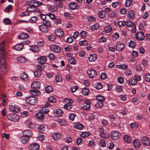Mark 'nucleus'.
Instances as JSON below:
<instances>
[{
	"mask_svg": "<svg viewBox=\"0 0 150 150\" xmlns=\"http://www.w3.org/2000/svg\"><path fill=\"white\" fill-rule=\"evenodd\" d=\"M42 3L37 1H34L31 3V4L27 9V11L31 12H33L37 11V7L41 6Z\"/></svg>",
	"mask_w": 150,
	"mask_h": 150,
	"instance_id": "f257e3e1",
	"label": "nucleus"
},
{
	"mask_svg": "<svg viewBox=\"0 0 150 150\" xmlns=\"http://www.w3.org/2000/svg\"><path fill=\"white\" fill-rule=\"evenodd\" d=\"M1 58L0 61V67L1 70L4 74H5L6 72V63L5 59L4 54H1Z\"/></svg>",
	"mask_w": 150,
	"mask_h": 150,
	"instance_id": "f03ea898",
	"label": "nucleus"
},
{
	"mask_svg": "<svg viewBox=\"0 0 150 150\" xmlns=\"http://www.w3.org/2000/svg\"><path fill=\"white\" fill-rule=\"evenodd\" d=\"M25 99L29 104L31 105H35L37 101L36 98L34 96L27 97L25 98Z\"/></svg>",
	"mask_w": 150,
	"mask_h": 150,
	"instance_id": "7ed1b4c3",
	"label": "nucleus"
},
{
	"mask_svg": "<svg viewBox=\"0 0 150 150\" xmlns=\"http://www.w3.org/2000/svg\"><path fill=\"white\" fill-rule=\"evenodd\" d=\"M7 117L9 120L13 122H16L19 119V115L13 113L8 114V115Z\"/></svg>",
	"mask_w": 150,
	"mask_h": 150,
	"instance_id": "20e7f679",
	"label": "nucleus"
},
{
	"mask_svg": "<svg viewBox=\"0 0 150 150\" xmlns=\"http://www.w3.org/2000/svg\"><path fill=\"white\" fill-rule=\"evenodd\" d=\"M50 49L52 51L57 53L60 52L61 50L60 47L54 44L51 45L50 46Z\"/></svg>",
	"mask_w": 150,
	"mask_h": 150,
	"instance_id": "39448f33",
	"label": "nucleus"
},
{
	"mask_svg": "<svg viewBox=\"0 0 150 150\" xmlns=\"http://www.w3.org/2000/svg\"><path fill=\"white\" fill-rule=\"evenodd\" d=\"M87 73L89 76V77L91 79L96 77L97 75L96 71L93 69L88 70L87 71Z\"/></svg>",
	"mask_w": 150,
	"mask_h": 150,
	"instance_id": "423d86ee",
	"label": "nucleus"
},
{
	"mask_svg": "<svg viewBox=\"0 0 150 150\" xmlns=\"http://www.w3.org/2000/svg\"><path fill=\"white\" fill-rule=\"evenodd\" d=\"M120 136H121L120 133L116 131H112L111 135V137L114 140L118 139Z\"/></svg>",
	"mask_w": 150,
	"mask_h": 150,
	"instance_id": "0eeeda50",
	"label": "nucleus"
},
{
	"mask_svg": "<svg viewBox=\"0 0 150 150\" xmlns=\"http://www.w3.org/2000/svg\"><path fill=\"white\" fill-rule=\"evenodd\" d=\"M150 139L146 137H144L141 138V142L144 145L148 146L150 143Z\"/></svg>",
	"mask_w": 150,
	"mask_h": 150,
	"instance_id": "6e6552de",
	"label": "nucleus"
},
{
	"mask_svg": "<svg viewBox=\"0 0 150 150\" xmlns=\"http://www.w3.org/2000/svg\"><path fill=\"white\" fill-rule=\"evenodd\" d=\"M90 102L88 100H86L81 108L84 110H88L90 109Z\"/></svg>",
	"mask_w": 150,
	"mask_h": 150,
	"instance_id": "1a4fd4ad",
	"label": "nucleus"
},
{
	"mask_svg": "<svg viewBox=\"0 0 150 150\" xmlns=\"http://www.w3.org/2000/svg\"><path fill=\"white\" fill-rule=\"evenodd\" d=\"M136 38L138 40H143L144 38V33L142 32H138L136 34Z\"/></svg>",
	"mask_w": 150,
	"mask_h": 150,
	"instance_id": "9d476101",
	"label": "nucleus"
},
{
	"mask_svg": "<svg viewBox=\"0 0 150 150\" xmlns=\"http://www.w3.org/2000/svg\"><path fill=\"white\" fill-rule=\"evenodd\" d=\"M47 58L45 56H40L37 59L38 62L40 64H43L46 63Z\"/></svg>",
	"mask_w": 150,
	"mask_h": 150,
	"instance_id": "9b49d317",
	"label": "nucleus"
},
{
	"mask_svg": "<svg viewBox=\"0 0 150 150\" xmlns=\"http://www.w3.org/2000/svg\"><path fill=\"white\" fill-rule=\"evenodd\" d=\"M39 146L37 143H33L29 147V149L32 150H37L39 149Z\"/></svg>",
	"mask_w": 150,
	"mask_h": 150,
	"instance_id": "f8f14e48",
	"label": "nucleus"
},
{
	"mask_svg": "<svg viewBox=\"0 0 150 150\" xmlns=\"http://www.w3.org/2000/svg\"><path fill=\"white\" fill-rule=\"evenodd\" d=\"M49 27H47L44 25H40L39 28L40 30L42 32L46 33L48 32L49 30Z\"/></svg>",
	"mask_w": 150,
	"mask_h": 150,
	"instance_id": "ddd939ff",
	"label": "nucleus"
},
{
	"mask_svg": "<svg viewBox=\"0 0 150 150\" xmlns=\"http://www.w3.org/2000/svg\"><path fill=\"white\" fill-rule=\"evenodd\" d=\"M32 133L30 129H27L24 131L23 132V136H25L27 137H31L32 136Z\"/></svg>",
	"mask_w": 150,
	"mask_h": 150,
	"instance_id": "4468645a",
	"label": "nucleus"
},
{
	"mask_svg": "<svg viewBox=\"0 0 150 150\" xmlns=\"http://www.w3.org/2000/svg\"><path fill=\"white\" fill-rule=\"evenodd\" d=\"M31 87L34 89H40V83L38 81L33 82L31 83Z\"/></svg>",
	"mask_w": 150,
	"mask_h": 150,
	"instance_id": "2eb2a0df",
	"label": "nucleus"
},
{
	"mask_svg": "<svg viewBox=\"0 0 150 150\" xmlns=\"http://www.w3.org/2000/svg\"><path fill=\"white\" fill-rule=\"evenodd\" d=\"M23 43H21L14 46L13 47V48L14 49L19 51L23 49Z\"/></svg>",
	"mask_w": 150,
	"mask_h": 150,
	"instance_id": "dca6fc26",
	"label": "nucleus"
},
{
	"mask_svg": "<svg viewBox=\"0 0 150 150\" xmlns=\"http://www.w3.org/2000/svg\"><path fill=\"white\" fill-rule=\"evenodd\" d=\"M124 48V44L121 42H118L116 46V49L118 51H121Z\"/></svg>",
	"mask_w": 150,
	"mask_h": 150,
	"instance_id": "f3484780",
	"label": "nucleus"
},
{
	"mask_svg": "<svg viewBox=\"0 0 150 150\" xmlns=\"http://www.w3.org/2000/svg\"><path fill=\"white\" fill-rule=\"evenodd\" d=\"M56 35L57 36L59 37H62L64 35V32L63 30H62L61 29H57L55 32Z\"/></svg>",
	"mask_w": 150,
	"mask_h": 150,
	"instance_id": "a211bd4d",
	"label": "nucleus"
},
{
	"mask_svg": "<svg viewBox=\"0 0 150 150\" xmlns=\"http://www.w3.org/2000/svg\"><path fill=\"white\" fill-rule=\"evenodd\" d=\"M77 6L78 5L76 3L73 2L69 3V7L70 9L74 10L77 8Z\"/></svg>",
	"mask_w": 150,
	"mask_h": 150,
	"instance_id": "6ab92c4d",
	"label": "nucleus"
},
{
	"mask_svg": "<svg viewBox=\"0 0 150 150\" xmlns=\"http://www.w3.org/2000/svg\"><path fill=\"white\" fill-rule=\"evenodd\" d=\"M9 109L11 112H18L19 111L20 109L19 108H17L13 105H10L9 106Z\"/></svg>",
	"mask_w": 150,
	"mask_h": 150,
	"instance_id": "aec40b11",
	"label": "nucleus"
},
{
	"mask_svg": "<svg viewBox=\"0 0 150 150\" xmlns=\"http://www.w3.org/2000/svg\"><path fill=\"white\" fill-rule=\"evenodd\" d=\"M55 115L57 117L61 116L63 113V111L60 109H58L54 112Z\"/></svg>",
	"mask_w": 150,
	"mask_h": 150,
	"instance_id": "412c9836",
	"label": "nucleus"
},
{
	"mask_svg": "<svg viewBox=\"0 0 150 150\" xmlns=\"http://www.w3.org/2000/svg\"><path fill=\"white\" fill-rule=\"evenodd\" d=\"M29 35L26 33H22L18 35V38L21 39H25L28 38Z\"/></svg>",
	"mask_w": 150,
	"mask_h": 150,
	"instance_id": "4be33fe9",
	"label": "nucleus"
},
{
	"mask_svg": "<svg viewBox=\"0 0 150 150\" xmlns=\"http://www.w3.org/2000/svg\"><path fill=\"white\" fill-rule=\"evenodd\" d=\"M73 105L69 103H67L64 105L65 109L70 111H72Z\"/></svg>",
	"mask_w": 150,
	"mask_h": 150,
	"instance_id": "5701e85b",
	"label": "nucleus"
},
{
	"mask_svg": "<svg viewBox=\"0 0 150 150\" xmlns=\"http://www.w3.org/2000/svg\"><path fill=\"white\" fill-rule=\"evenodd\" d=\"M134 146L136 148H139L140 146V142L138 139H135L133 141Z\"/></svg>",
	"mask_w": 150,
	"mask_h": 150,
	"instance_id": "b1692460",
	"label": "nucleus"
},
{
	"mask_svg": "<svg viewBox=\"0 0 150 150\" xmlns=\"http://www.w3.org/2000/svg\"><path fill=\"white\" fill-rule=\"evenodd\" d=\"M74 127L76 129L81 130L83 128L84 126L81 124L76 123L74 124Z\"/></svg>",
	"mask_w": 150,
	"mask_h": 150,
	"instance_id": "393cba45",
	"label": "nucleus"
},
{
	"mask_svg": "<svg viewBox=\"0 0 150 150\" xmlns=\"http://www.w3.org/2000/svg\"><path fill=\"white\" fill-rule=\"evenodd\" d=\"M36 117L40 119H42L44 118L45 115L43 112H39L35 114Z\"/></svg>",
	"mask_w": 150,
	"mask_h": 150,
	"instance_id": "a878e982",
	"label": "nucleus"
},
{
	"mask_svg": "<svg viewBox=\"0 0 150 150\" xmlns=\"http://www.w3.org/2000/svg\"><path fill=\"white\" fill-rule=\"evenodd\" d=\"M89 62H92L95 61L96 59V55L94 54H91L88 57Z\"/></svg>",
	"mask_w": 150,
	"mask_h": 150,
	"instance_id": "bb28decb",
	"label": "nucleus"
},
{
	"mask_svg": "<svg viewBox=\"0 0 150 150\" xmlns=\"http://www.w3.org/2000/svg\"><path fill=\"white\" fill-rule=\"evenodd\" d=\"M21 79H23L24 81H28V77L27 74L25 72L22 73L20 76Z\"/></svg>",
	"mask_w": 150,
	"mask_h": 150,
	"instance_id": "cd10ccee",
	"label": "nucleus"
},
{
	"mask_svg": "<svg viewBox=\"0 0 150 150\" xmlns=\"http://www.w3.org/2000/svg\"><path fill=\"white\" fill-rule=\"evenodd\" d=\"M21 142L23 144H26L29 140V138L25 136H23L21 138Z\"/></svg>",
	"mask_w": 150,
	"mask_h": 150,
	"instance_id": "c85d7f7f",
	"label": "nucleus"
},
{
	"mask_svg": "<svg viewBox=\"0 0 150 150\" xmlns=\"http://www.w3.org/2000/svg\"><path fill=\"white\" fill-rule=\"evenodd\" d=\"M43 25H45L47 27H50L51 26V23L50 21L47 20H43Z\"/></svg>",
	"mask_w": 150,
	"mask_h": 150,
	"instance_id": "c756f323",
	"label": "nucleus"
},
{
	"mask_svg": "<svg viewBox=\"0 0 150 150\" xmlns=\"http://www.w3.org/2000/svg\"><path fill=\"white\" fill-rule=\"evenodd\" d=\"M81 93L84 95L87 96L89 94V90L87 88H84L82 89Z\"/></svg>",
	"mask_w": 150,
	"mask_h": 150,
	"instance_id": "7c9ffc66",
	"label": "nucleus"
},
{
	"mask_svg": "<svg viewBox=\"0 0 150 150\" xmlns=\"http://www.w3.org/2000/svg\"><path fill=\"white\" fill-rule=\"evenodd\" d=\"M125 141L127 143H129L132 142L130 137L128 135H125L124 137Z\"/></svg>",
	"mask_w": 150,
	"mask_h": 150,
	"instance_id": "2f4dec72",
	"label": "nucleus"
},
{
	"mask_svg": "<svg viewBox=\"0 0 150 150\" xmlns=\"http://www.w3.org/2000/svg\"><path fill=\"white\" fill-rule=\"evenodd\" d=\"M61 135L59 133H56L53 135V137L54 139L55 140H57L61 138Z\"/></svg>",
	"mask_w": 150,
	"mask_h": 150,
	"instance_id": "473e14b6",
	"label": "nucleus"
},
{
	"mask_svg": "<svg viewBox=\"0 0 150 150\" xmlns=\"http://www.w3.org/2000/svg\"><path fill=\"white\" fill-rule=\"evenodd\" d=\"M30 49L32 51L35 52H37L39 51L38 47L35 45L30 46Z\"/></svg>",
	"mask_w": 150,
	"mask_h": 150,
	"instance_id": "72a5a7b5",
	"label": "nucleus"
},
{
	"mask_svg": "<svg viewBox=\"0 0 150 150\" xmlns=\"http://www.w3.org/2000/svg\"><path fill=\"white\" fill-rule=\"evenodd\" d=\"M129 83L130 85L132 86L135 85L137 83V81L134 79L131 78L129 79Z\"/></svg>",
	"mask_w": 150,
	"mask_h": 150,
	"instance_id": "f704fd0d",
	"label": "nucleus"
},
{
	"mask_svg": "<svg viewBox=\"0 0 150 150\" xmlns=\"http://www.w3.org/2000/svg\"><path fill=\"white\" fill-rule=\"evenodd\" d=\"M100 136L102 138L105 139H107L110 137L109 134L107 132L100 133Z\"/></svg>",
	"mask_w": 150,
	"mask_h": 150,
	"instance_id": "c9c22d12",
	"label": "nucleus"
},
{
	"mask_svg": "<svg viewBox=\"0 0 150 150\" xmlns=\"http://www.w3.org/2000/svg\"><path fill=\"white\" fill-rule=\"evenodd\" d=\"M53 88L50 86H48L45 88V91L47 93H50L53 91Z\"/></svg>",
	"mask_w": 150,
	"mask_h": 150,
	"instance_id": "e433bc0d",
	"label": "nucleus"
},
{
	"mask_svg": "<svg viewBox=\"0 0 150 150\" xmlns=\"http://www.w3.org/2000/svg\"><path fill=\"white\" fill-rule=\"evenodd\" d=\"M134 16V13L132 10L130 11L128 13L127 17L130 18H133Z\"/></svg>",
	"mask_w": 150,
	"mask_h": 150,
	"instance_id": "4c0bfd02",
	"label": "nucleus"
},
{
	"mask_svg": "<svg viewBox=\"0 0 150 150\" xmlns=\"http://www.w3.org/2000/svg\"><path fill=\"white\" fill-rule=\"evenodd\" d=\"M27 61L26 59L23 57H19L17 58V61L21 63L25 62Z\"/></svg>",
	"mask_w": 150,
	"mask_h": 150,
	"instance_id": "58836bf2",
	"label": "nucleus"
},
{
	"mask_svg": "<svg viewBox=\"0 0 150 150\" xmlns=\"http://www.w3.org/2000/svg\"><path fill=\"white\" fill-rule=\"evenodd\" d=\"M96 99L98 101H101L103 102L105 100L104 97L101 95H98L96 96Z\"/></svg>",
	"mask_w": 150,
	"mask_h": 150,
	"instance_id": "ea45409f",
	"label": "nucleus"
},
{
	"mask_svg": "<svg viewBox=\"0 0 150 150\" xmlns=\"http://www.w3.org/2000/svg\"><path fill=\"white\" fill-rule=\"evenodd\" d=\"M41 72L38 71V70H35L34 72V76L37 78H39L41 75Z\"/></svg>",
	"mask_w": 150,
	"mask_h": 150,
	"instance_id": "a19ab883",
	"label": "nucleus"
},
{
	"mask_svg": "<svg viewBox=\"0 0 150 150\" xmlns=\"http://www.w3.org/2000/svg\"><path fill=\"white\" fill-rule=\"evenodd\" d=\"M37 67L38 71L41 72L44 70L45 66L43 65V64H40V65H38Z\"/></svg>",
	"mask_w": 150,
	"mask_h": 150,
	"instance_id": "79ce46f5",
	"label": "nucleus"
},
{
	"mask_svg": "<svg viewBox=\"0 0 150 150\" xmlns=\"http://www.w3.org/2000/svg\"><path fill=\"white\" fill-rule=\"evenodd\" d=\"M111 26L110 25L106 26L105 28V30L106 33H108L110 32L112 30Z\"/></svg>",
	"mask_w": 150,
	"mask_h": 150,
	"instance_id": "37998d69",
	"label": "nucleus"
},
{
	"mask_svg": "<svg viewBox=\"0 0 150 150\" xmlns=\"http://www.w3.org/2000/svg\"><path fill=\"white\" fill-rule=\"evenodd\" d=\"M132 0H126L125 4V6L128 7H129L132 5Z\"/></svg>",
	"mask_w": 150,
	"mask_h": 150,
	"instance_id": "c03bdc74",
	"label": "nucleus"
},
{
	"mask_svg": "<svg viewBox=\"0 0 150 150\" xmlns=\"http://www.w3.org/2000/svg\"><path fill=\"white\" fill-rule=\"evenodd\" d=\"M90 133L89 132H83L81 135V136L82 138H85L88 137Z\"/></svg>",
	"mask_w": 150,
	"mask_h": 150,
	"instance_id": "a18cd8bd",
	"label": "nucleus"
},
{
	"mask_svg": "<svg viewBox=\"0 0 150 150\" xmlns=\"http://www.w3.org/2000/svg\"><path fill=\"white\" fill-rule=\"evenodd\" d=\"M48 100L51 103H55L57 101L56 98L53 96L50 97Z\"/></svg>",
	"mask_w": 150,
	"mask_h": 150,
	"instance_id": "49530a36",
	"label": "nucleus"
},
{
	"mask_svg": "<svg viewBox=\"0 0 150 150\" xmlns=\"http://www.w3.org/2000/svg\"><path fill=\"white\" fill-rule=\"evenodd\" d=\"M103 105V102L101 101H98L96 104L95 106L98 108H99L102 107Z\"/></svg>",
	"mask_w": 150,
	"mask_h": 150,
	"instance_id": "de8ad7c7",
	"label": "nucleus"
},
{
	"mask_svg": "<svg viewBox=\"0 0 150 150\" xmlns=\"http://www.w3.org/2000/svg\"><path fill=\"white\" fill-rule=\"evenodd\" d=\"M79 35L81 37L83 38H85L87 35L86 31L83 30L82 31L80 32Z\"/></svg>",
	"mask_w": 150,
	"mask_h": 150,
	"instance_id": "09e8293b",
	"label": "nucleus"
},
{
	"mask_svg": "<svg viewBox=\"0 0 150 150\" xmlns=\"http://www.w3.org/2000/svg\"><path fill=\"white\" fill-rule=\"evenodd\" d=\"M68 62L69 64H75L76 63L75 59L73 57L69 58Z\"/></svg>",
	"mask_w": 150,
	"mask_h": 150,
	"instance_id": "8fccbe9b",
	"label": "nucleus"
},
{
	"mask_svg": "<svg viewBox=\"0 0 150 150\" xmlns=\"http://www.w3.org/2000/svg\"><path fill=\"white\" fill-rule=\"evenodd\" d=\"M3 22L5 24L11 25V22L10 20L7 18H5L3 20Z\"/></svg>",
	"mask_w": 150,
	"mask_h": 150,
	"instance_id": "3c124183",
	"label": "nucleus"
},
{
	"mask_svg": "<svg viewBox=\"0 0 150 150\" xmlns=\"http://www.w3.org/2000/svg\"><path fill=\"white\" fill-rule=\"evenodd\" d=\"M125 23L126 24L125 25L128 27H130L132 26H133V25H133L132 23L130 21H126V22H125Z\"/></svg>",
	"mask_w": 150,
	"mask_h": 150,
	"instance_id": "603ef678",
	"label": "nucleus"
},
{
	"mask_svg": "<svg viewBox=\"0 0 150 150\" xmlns=\"http://www.w3.org/2000/svg\"><path fill=\"white\" fill-rule=\"evenodd\" d=\"M55 79L57 82H61L62 81V77L61 76L58 75H57L56 76Z\"/></svg>",
	"mask_w": 150,
	"mask_h": 150,
	"instance_id": "864d4df0",
	"label": "nucleus"
},
{
	"mask_svg": "<svg viewBox=\"0 0 150 150\" xmlns=\"http://www.w3.org/2000/svg\"><path fill=\"white\" fill-rule=\"evenodd\" d=\"M145 79L146 82L150 81V74L149 73H148L146 74L145 76Z\"/></svg>",
	"mask_w": 150,
	"mask_h": 150,
	"instance_id": "5fc2aeb1",
	"label": "nucleus"
},
{
	"mask_svg": "<svg viewBox=\"0 0 150 150\" xmlns=\"http://www.w3.org/2000/svg\"><path fill=\"white\" fill-rule=\"evenodd\" d=\"M125 22L124 21H120L118 23L119 26L120 28H122L125 26Z\"/></svg>",
	"mask_w": 150,
	"mask_h": 150,
	"instance_id": "6e6d98bb",
	"label": "nucleus"
},
{
	"mask_svg": "<svg viewBox=\"0 0 150 150\" xmlns=\"http://www.w3.org/2000/svg\"><path fill=\"white\" fill-rule=\"evenodd\" d=\"M118 68L121 69H122L126 70L127 68V65L124 64L118 65Z\"/></svg>",
	"mask_w": 150,
	"mask_h": 150,
	"instance_id": "4d7b16f0",
	"label": "nucleus"
},
{
	"mask_svg": "<svg viewBox=\"0 0 150 150\" xmlns=\"http://www.w3.org/2000/svg\"><path fill=\"white\" fill-rule=\"evenodd\" d=\"M102 87V84L100 83H97L96 84L95 88L98 90L101 89Z\"/></svg>",
	"mask_w": 150,
	"mask_h": 150,
	"instance_id": "13d9d810",
	"label": "nucleus"
},
{
	"mask_svg": "<svg viewBox=\"0 0 150 150\" xmlns=\"http://www.w3.org/2000/svg\"><path fill=\"white\" fill-rule=\"evenodd\" d=\"M49 10L51 12H54L57 10V8L53 6H51L49 7Z\"/></svg>",
	"mask_w": 150,
	"mask_h": 150,
	"instance_id": "bf43d9fd",
	"label": "nucleus"
},
{
	"mask_svg": "<svg viewBox=\"0 0 150 150\" xmlns=\"http://www.w3.org/2000/svg\"><path fill=\"white\" fill-rule=\"evenodd\" d=\"M99 28V25L98 24H96L93 25L91 27V29L93 30H96L98 29Z\"/></svg>",
	"mask_w": 150,
	"mask_h": 150,
	"instance_id": "052dcab7",
	"label": "nucleus"
},
{
	"mask_svg": "<svg viewBox=\"0 0 150 150\" xmlns=\"http://www.w3.org/2000/svg\"><path fill=\"white\" fill-rule=\"evenodd\" d=\"M87 43V42L86 40L80 41L79 42V45L81 46L86 45Z\"/></svg>",
	"mask_w": 150,
	"mask_h": 150,
	"instance_id": "680f3d73",
	"label": "nucleus"
},
{
	"mask_svg": "<svg viewBox=\"0 0 150 150\" xmlns=\"http://www.w3.org/2000/svg\"><path fill=\"white\" fill-rule=\"evenodd\" d=\"M37 20V18L36 16L32 17L30 19V21L31 23H34Z\"/></svg>",
	"mask_w": 150,
	"mask_h": 150,
	"instance_id": "e2e57ef3",
	"label": "nucleus"
},
{
	"mask_svg": "<svg viewBox=\"0 0 150 150\" xmlns=\"http://www.w3.org/2000/svg\"><path fill=\"white\" fill-rule=\"evenodd\" d=\"M82 140L80 137L77 138L76 139V142L78 145L81 144L82 143Z\"/></svg>",
	"mask_w": 150,
	"mask_h": 150,
	"instance_id": "0e129e2a",
	"label": "nucleus"
},
{
	"mask_svg": "<svg viewBox=\"0 0 150 150\" xmlns=\"http://www.w3.org/2000/svg\"><path fill=\"white\" fill-rule=\"evenodd\" d=\"M98 16L100 18L102 19H103L105 17V15L103 14V11H99Z\"/></svg>",
	"mask_w": 150,
	"mask_h": 150,
	"instance_id": "69168bd1",
	"label": "nucleus"
},
{
	"mask_svg": "<svg viewBox=\"0 0 150 150\" xmlns=\"http://www.w3.org/2000/svg\"><path fill=\"white\" fill-rule=\"evenodd\" d=\"M88 145L90 147H93L95 145L94 141L93 140L89 141V143L88 144Z\"/></svg>",
	"mask_w": 150,
	"mask_h": 150,
	"instance_id": "338daca9",
	"label": "nucleus"
},
{
	"mask_svg": "<svg viewBox=\"0 0 150 150\" xmlns=\"http://www.w3.org/2000/svg\"><path fill=\"white\" fill-rule=\"evenodd\" d=\"M49 40L51 41H54L55 39V37L54 35H50L48 37Z\"/></svg>",
	"mask_w": 150,
	"mask_h": 150,
	"instance_id": "774afa93",
	"label": "nucleus"
}]
</instances>
